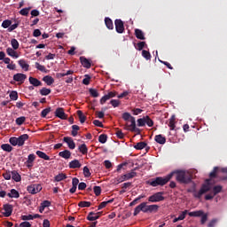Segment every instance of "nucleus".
<instances>
[{
  "mask_svg": "<svg viewBox=\"0 0 227 227\" xmlns=\"http://www.w3.org/2000/svg\"><path fill=\"white\" fill-rule=\"evenodd\" d=\"M31 10V7L24 8L20 11V13L23 15V17H27L29 15V11Z\"/></svg>",
  "mask_w": 227,
  "mask_h": 227,
  "instance_id": "79ce46f5",
  "label": "nucleus"
},
{
  "mask_svg": "<svg viewBox=\"0 0 227 227\" xmlns=\"http://www.w3.org/2000/svg\"><path fill=\"white\" fill-rule=\"evenodd\" d=\"M40 93H41V95H43V96H47V95H50L51 90H50V89H47V88H43V89L40 90Z\"/></svg>",
  "mask_w": 227,
  "mask_h": 227,
  "instance_id": "603ef678",
  "label": "nucleus"
},
{
  "mask_svg": "<svg viewBox=\"0 0 227 227\" xmlns=\"http://www.w3.org/2000/svg\"><path fill=\"white\" fill-rule=\"evenodd\" d=\"M6 53L11 57V58H14L15 59H17L19 58V53L15 51V49L13 48H7L6 49Z\"/></svg>",
  "mask_w": 227,
  "mask_h": 227,
  "instance_id": "dca6fc26",
  "label": "nucleus"
},
{
  "mask_svg": "<svg viewBox=\"0 0 227 227\" xmlns=\"http://www.w3.org/2000/svg\"><path fill=\"white\" fill-rule=\"evenodd\" d=\"M24 121H26V117L21 116L16 119V124L17 125H22V123H24Z\"/></svg>",
  "mask_w": 227,
  "mask_h": 227,
  "instance_id": "6e6d98bb",
  "label": "nucleus"
},
{
  "mask_svg": "<svg viewBox=\"0 0 227 227\" xmlns=\"http://www.w3.org/2000/svg\"><path fill=\"white\" fill-rule=\"evenodd\" d=\"M200 217H201L200 224H205V223H207V221H208V214H205L203 212V215H201Z\"/></svg>",
  "mask_w": 227,
  "mask_h": 227,
  "instance_id": "49530a36",
  "label": "nucleus"
},
{
  "mask_svg": "<svg viewBox=\"0 0 227 227\" xmlns=\"http://www.w3.org/2000/svg\"><path fill=\"white\" fill-rule=\"evenodd\" d=\"M29 139V135L28 134H23L20 136L19 137H12L9 139V143L12 146H24V143Z\"/></svg>",
  "mask_w": 227,
  "mask_h": 227,
  "instance_id": "20e7f679",
  "label": "nucleus"
},
{
  "mask_svg": "<svg viewBox=\"0 0 227 227\" xmlns=\"http://www.w3.org/2000/svg\"><path fill=\"white\" fill-rule=\"evenodd\" d=\"M164 200V197L161 192H157L148 198V201L151 203H157L159 201Z\"/></svg>",
  "mask_w": 227,
  "mask_h": 227,
  "instance_id": "6e6552de",
  "label": "nucleus"
},
{
  "mask_svg": "<svg viewBox=\"0 0 227 227\" xmlns=\"http://www.w3.org/2000/svg\"><path fill=\"white\" fill-rule=\"evenodd\" d=\"M159 210V206L156 204L147 205L146 202H142L137 207H135L133 215H137L139 212H144V214H153V212H157Z\"/></svg>",
  "mask_w": 227,
  "mask_h": 227,
  "instance_id": "f257e3e1",
  "label": "nucleus"
},
{
  "mask_svg": "<svg viewBox=\"0 0 227 227\" xmlns=\"http://www.w3.org/2000/svg\"><path fill=\"white\" fill-rule=\"evenodd\" d=\"M79 207H81V208H84L86 207H91V202L90 201H81L78 204Z\"/></svg>",
  "mask_w": 227,
  "mask_h": 227,
  "instance_id": "de8ad7c7",
  "label": "nucleus"
},
{
  "mask_svg": "<svg viewBox=\"0 0 227 227\" xmlns=\"http://www.w3.org/2000/svg\"><path fill=\"white\" fill-rule=\"evenodd\" d=\"M83 175L86 177L91 176V173L90 172V168L88 167L83 168Z\"/></svg>",
  "mask_w": 227,
  "mask_h": 227,
  "instance_id": "052dcab7",
  "label": "nucleus"
},
{
  "mask_svg": "<svg viewBox=\"0 0 227 227\" xmlns=\"http://www.w3.org/2000/svg\"><path fill=\"white\" fill-rule=\"evenodd\" d=\"M11 176L14 182H20L21 180L20 174L17 171H12Z\"/></svg>",
  "mask_w": 227,
  "mask_h": 227,
  "instance_id": "c756f323",
  "label": "nucleus"
},
{
  "mask_svg": "<svg viewBox=\"0 0 227 227\" xmlns=\"http://www.w3.org/2000/svg\"><path fill=\"white\" fill-rule=\"evenodd\" d=\"M185 215H187V210L183 211L178 217L174 218L173 223H178V221H184L185 219Z\"/></svg>",
  "mask_w": 227,
  "mask_h": 227,
  "instance_id": "a878e982",
  "label": "nucleus"
},
{
  "mask_svg": "<svg viewBox=\"0 0 227 227\" xmlns=\"http://www.w3.org/2000/svg\"><path fill=\"white\" fill-rule=\"evenodd\" d=\"M105 24L108 29H114L113 20L109 18L105 19Z\"/></svg>",
  "mask_w": 227,
  "mask_h": 227,
  "instance_id": "473e14b6",
  "label": "nucleus"
},
{
  "mask_svg": "<svg viewBox=\"0 0 227 227\" xmlns=\"http://www.w3.org/2000/svg\"><path fill=\"white\" fill-rule=\"evenodd\" d=\"M136 125V118L131 119L129 122H126V130H130Z\"/></svg>",
  "mask_w": 227,
  "mask_h": 227,
  "instance_id": "4be33fe9",
  "label": "nucleus"
},
{
  "mask_svg": "<svg viewBox=\"0 0 227 227\" xmlns=\"http://www.w3.org/2000/svg\"><path fill=\"white\" fill-rule=\"evenodd\" d=\"M218 176L222 180H227V168L215 167L214 170L209 174L210 178H215Z\"/></svg>",
  "mask_w": 227,
  "mask_h": 227,
  "instance_id": "39448f33",
  "label": "nucleus"
},
{
  "mask_svg": "<svg viewBox=\"0 0 227 227\" xmlns=\"http://www.w3.org/2000/svg\"><path fill=\"white\" fill-rule=\"evenodd\" d=\"M59 155V157H62V159L67 160L70 159V157H72V153H70V151L68 150H65L63 152H60Z\"/></svg>",
  "mask_w": 227,
  "mask_h": 227,
  "instance_id": "412c9836",
  "label": "nucleus"
},
{
  "mask_svg": "<svg viewBox=\"0 0 227 227\" xmlns=\"http://www.w3.org/2000/svg\"><path fill=\"white\" fill-rule=\"evenodd\" d=\"M36 159V155L35 154H29L27 157V161L25 162L27 168H31L33 166V163L35 162V160Z\"/></svg>",
  "mask_w": 227,
  "mask_h": 227,
  "instance_id": "2eb2a0df",
  "label": "nucleus"
},
{
  "mask_svg": "<svg viewBox=\"0 0 227 227\" xmlns=\"http://www.w3.org/2000/svg\"><path fill=\"white\" fill-rule=\"evenodd\" d=\"M64 142L67 143V145L68 148H70V150L75 149V142H74V139H72V137H65Z\"/></svg>",
  "mask_w": 227,
  "mask_h": 227,
  "instance_id": "4468645a",
  "label": "nucleus"
},
{
  "mask_svg": "<svg viewBox=\"0 0 227 227\" xmlns=\"http://www.w3.org/2000/svg\"><path fill=\"white\" fill-rule=\"evenodd\" d=\"M212 189V184H210V180H206V183L201 186L200 190L194 193L195 198H201L205 192H208Z\"/></svg>",
  "mask_w": 227,
  "mask_h": 227,
  "instance_id": "423d86ee",
  "label": "nucleus"
},
{
  "mask_svg": "<svg viewBox=\"0 0 227 227\" xmlns=\"http://www.w3.org/2000/svg\"><path fill=\"white\" fill-rule=\"evenodd\" d=\"M112 202H113V200H108V201L101 202V203L98 205V210H102V208H106V207H107V204H108V203H112Z\"/></svg>",
  "mask_w": 227,
  "mask_h": 227,
  "instance_id": "09e8293b",
  "label": "nucleus"
},
{
  "mask_svg": "<svg viewBox=\"0 0 227 227\" xmlns=\"http://www.w3.org/2000/svg\"><path fill=\"white\" fill-rule=\"evenodd\" d=\"M142 198H145L144 195H140L138 196L137 199H135L133 201L130 202V207H134V205H137V201H139V200H142Z\"/></svg>",
  "mask_w": 227,
  "mask_h": 227,
  "instance_id": "5fc2aeb1",
  "label": "nucleus"
},
{
  "mask_svg": "<svg viewBox=\"0 0 227 227\" xmlns=\"http://www.w3.org/2000/svg\"><path fill=\"white\" fill-rule=\"evenodd\" d=\"M20 67L22 68V70H25V72H27V70H29V64H27V62H26V60L24 59H20L18 61Z\"/></svg>",
  "mask_w": 227,
  "mask_h": 227,
  "instance_id": "6ab92c4d",
  "label": "nucleus"
},
{
  "mask_svg": "<svg viewBox=\"0 0 227 227\" xmlns=\"http://www.w3.org/2000/svg\"><path fill=\"white\" fill-rule=\"evenodd\" d=\"M11 26H12V20H5L2 23V27H4V29L10 27Z\"/></svg>",
  "mask_w": 227,
  "mask_h": 227,
  "instance_id": "a18cd8bd",
  "label": "nucleus"
},
{
  "mask_svg": "<svg viewBox=\"0 0 227 227\" xmlns=\"http://www.w3.org/2000/svg\"><path fill=\"white\" fill-rule=\"evenodd\" d=\"M101 192H102V188H100V186H95L94 187V193L97 196H100Z\"/></svg>",
  "mask_w": 227,
  "mask_h": 227,
  "instance_id": "0e129e2a",
  "label": "nucleus"
},
{
  "mask_svg": "<svg viewBox=\"0 0 227 227\" xmlns=\"http://www.w3.org/2000/svg\"><path fill=\"white\" fill-rule=\"evenodd\" d=\"M42 191V185L41 184H31L27 187V192L30 194H38Z\"/></svg>",
  "mask_w": 227,
  "mask_h": 227,
  "instance_id": "1a4fd4ad",
  "label": "nucleus"
},
{
  "mask_svg": "<svg viewBox=\"0 0 227 227\" xmlns=\"http://www.w3.org/2000/svg\"><path fill=\"white\" fill-rule=\"evenodd\" d=\"M89 91H90L91 97H93L94 98H97V97L99 96L98 90H95V89H90Z\"/></svg>",
  "mask_w": 227,
  "mask_h": 227,
  "instance_id": "3c124183",
  "label": "nucleus"
},
{
  "mask_svg": "<svg viewBox=\"0 0 227 227\" xmlns=\"http://www.w3.org/2000/svg\"><path fill=\"white\" fill-rule=\"evenodd\" d=\"M145 45H146V43L145 42H140L137 44V51H143L145 49Z\"/></svg>",
  "mask_w": 227,
  "mask_h": 227,
  "instance_id": "13d9d810",
  "label": "nucleus"
},
{
  "mask_svg": "<svg viewBox=\"0 0 227 227\" xmlns=\"http://www.w3.org/2000/svg\"><path fill=\"white\" fill-rule=\"evenodd\" d=\"M154 140L156 143H159V145H166V137L162 135H156Z\"/></svg>",
  "mask_w": 227,
  "mask_h": 227,
  "instance_id": "aec40b11",
  "label": "nucleus"
},
{
  "mask_svg": "<svg viewBox=\"0 0 227 227\" xmlns=\"http://www.w3.org/2000/svg\"><path fill=\"white\" fill-rule=\"evenodd\" d=\"M219 220H217L216 218L211 220L208 223H207V227H215V224H217V222Z\"/></svg>",
  "mask_w": 227,
  "mask_h": 227,
  "instance_id": "e2e57ef3",
  "label": "nucleus"
},
{
  "mask_svg": "<svg viewBox=\"0 0 227 227\" xmlns=\"http://www.w3.org/2000/svg\"><path fill=\"white\" fill-rule=\"evenodd\" d=\"M11 100H17L19 98V93H17V91L12 90L11 91L10 95H9Z\"/></svg>",
  "mask_w": 227,
  "mask_h": 227,
  "instance_id": "37998d69",
  "label": "nucleus"
},
{
  "mask_svg": "<svg viewBox=\"0 0 227 227\" xmlns=\"http://www.w3.org/2000/svg\"><path fill=\"white\" fill-rule=\"evenodd\" d=\"M36 155H38L40 159H43L44 160H51V157H49V155H47L45 153L42 151H37Z\"/></svg>",
  "mask_w": 227,
  "mask_h": 227,
  "instance_id": "c85d7f7f",
  "label": "nucleus"
},
{
  "mask_svg": "<svg viewBox=\"0 0 227 227\" xmlns=\"http://www.w3.org/2000/svg\"><path fill=\"white\" fill-rule=\"evenodd\" d=\"M43 81H44L48 86L54 84V78H52V76H50V75L44 76L43 78Z\"/></svg>",
  "mask_w": 227,
  "mask_h": 227,
  "instance_id": "cd10ccee",
  "label": "nucleus"
},
{
  "mask_svg": "<svg viewBox=\"0 0 227 227\" xmlns=\"http://www.w3.org/2000/svg\"><path fill=\"white\" fill-rule=\"evenodd\" d=\"M7 196H9V198H20V194H19L17 190L12 189L11 192H9Z\"/></svg>",
  "mask_w": 227,
  "mask_h": 227,
  "instance_id": "2f4dec72",
  "label": "nucleus"
},
{
  "mask_svg": "<svg viewBox=\"0 0 227 227\" xmlns=\"http://www.w3.org/2000/svg\"><path fill=\"white\" fill-rule=\"evenodd\" d=\"M29 82L32 84V86H42V82H40L38 79L34 77H29Z\"/></svg>",
  "mask_w": 227,
  "mask_h": 227,
  "instance_id": "393cba45",
  "label": "nucleus"
},
{
  "mask_svg": "<svg viewBox=\"0 0 227 227\" xmlns=\"http://www.w3.org/2000/svg\"><path fill=\"white\" fill-rule=\"evenodd\" d=\"M170 175H175L176 180L179 182V184H189L192 178V175L188 170H177L170 173Z\"/></svg>",
  "mask_w": 227,
  "mask_h": 227,
  "instance_id": "f03ea898",
  "label": "nucleus"
},
{
  "mask_svg": "<svg viewBox=\"0 0 227 227\" xmlns=\"http://www.w3.org/2000/svg\"><path fill=\"white\" fill-rule=\"evenodd\" d=\"M137 127H145V125H147L148 127H153V121H152L149 116L137 119Z\"/></svg>",
  "mask_w": 227,
  "mask_h": 227,
  "instance_id": "0eeeda50",
  "label": "nucleus"
},
{
  "mask_svg": "<svg viewBox=\"0 0 227 227\" xmlns=\"http://www.w3.org/2000/svg\"><path fill=\"white\" fill-rule=\"evenodd\" d=\"M110 103L112 104L113 107H118V106H120V101L116 99L111 100Z\"/></svg>",
  "mask_w": 227,
  "mask_h": 227,
  "instance_id": "338daca9",
  "label": "nucleus"
},
{
  "mask_svg": "<svg viewBox=\"0 0 227 227\" xmlns=\"http://www.w3.org/2000/svg\"><path fill=\"white\" fill-rule=\"evenodd\" d=\"M135 35L138 40H145V33H143L139 28L135 29Z\"/></svg>",
  "mask_w": 227,
  "mask_h": 227,
  "instance_id": "5701e85b",
  "label": "nucleus"
},
{
  "mask_svg": "<svg viewBox=\"0 0 227 227\" xmlns=\"http://www.w3.org/2000/svg\"><path fill=\"white\" fill-rule=\"evenodd\" d=\"M221 191H223V186H221V185L214 186L213 194L215 196L216 194H219V192H221Z\"/></svg>",
  "mask_w": 227,
  "mask_h": 227,
  "instance_id": "c03bdc74",
  "label": "nucleus"
},
{
  "mask_svg": "<svg viewBox=\"0 0 227 227\" xmlns=\"http://www.w3.org/2000/svg\"><path fill=\"white\" fill-rule=\"evenodd\" d=\"M2 150H4V152H12L13 150V147H12V145H10V144H3L1 145Z\"/></svg>",
  "mask_w": 227,
  "mask_h": 227,
  "instance_id": "72a5a7b5",
  "label": "nucleus"
},
{
  "mask_svg": "<svg viewBox=\"0 0 227 227\" xmlns=\"http://www.w3.org/2000/svg\"><path fill=\"white\" fill-rule=\"evenodd\" d=\"M11 45L12 49H14V51H17V49H19L20 47L19 41H17V39H12Z\"/></svg>",
  "mask_w": 227,
  "mask_h": 227,
  "instance_id": "4c0bfd02",
  "label": "nucleus"
},
{
  "mask_svg": "<svg viewBox=\"0 0 227 227\" xmlns=\"http://www.w3.org/2000/svg\"><path fill=\"white\" fill-rule=\"evenodd\" d=\"M87 219L88 221H97V219H98V215H95L94 213H90Z\"/></svg>",
  "mask_w": 227,
  "mask_h": 227,
  "instance_id": "8fccbe9b",
  "label": "nucleus"
},
{
  "mask_svg": "<svg viewBox=\"0 0 227 227\" xmlns=\"http://www.w3.org/2000/svg\"><path fill=\"white\" fill-rule=\"evenodd\" d=\"M90 81H91V77H90L88 74H85V78L82 80L83 84L88 86V84H90Z\"/></svg>",
  "mask_w": 227,
  "mask_h": 227,
  "instance_id": "680f3d73",
  "label": "nucleus"
},
{
  "mask_svg": "<svg viewBox=\"0 0 227 227\" xmlns=\"http://www.w3.org/2000/svg\"><path fill=\"white\" fill-rule=\"evenodd\" d=\"M142 56H143V58H145L147 60L152 59V55L150 54V51H148L146 50L142 51Z\"/></svg>",
  "mask_w": 227,
  "mask_h": 227,
  "instance_id": "a19ab883",
  "label": "nucleus"
},
{
  "mask_svg": "<svg viewBox=\"0 0 227 227\" xmlns=\"http://www.w3.org/2000/svg\"><path fill=\"white\" fill-rule=\"evenodd\" d=\"M137 174L136 173V171L131 170L130 172L124 174V176L126 178V180H130L131 178H134Z\"/></svg>",
  "mask_w": 227,
  "mask_h": 227,
  "instance_id": "f704fd0d",
  "label": "nucleus"
},
{
  "mask_svg": "<svg viewBox=\"0 0 227 227\" xmlns=\"http://www.w3.org/2000/svg\"><path fill=\"white\" fill-rule=\"evenodd\" d=\"M79 150L83 155H86V153H88V147L86 146V144L80 145Z\"/></svg>",
  "mask_w": 227,
  "mask_h": 227,
  "instance_id": "ea45409f",
  "label": "nucleus"
},
{
  "mask_svg": "<svg viewBox=\"0 0 227 227\" xmlns=\"http://www.w3.org/2000/svg\"><path fill=\"white\" fill-rule=\"evenodd\" d=\"M55 116H57V118H60V120H67V114H65V110L63 108H57L55 111Z\"/></svg>",
  "mask_w": 227,
  "mask_h": 227,
  "instance_id": "ddd939ff",
  "label": "nucleus"
},
{
  "mask_svg": "<svg viewBox=\"0 0 227 227\" xmlns=\"http://www.w3.org/2000/svg\"><path fill=\"white\" fill-rule=\"evenodd\" d=\"M26 79H27L26 74L22 73H18L13 75V81H16V82H20V84H22L24 81H26Z\"/></svg>",
  "mask_w": 227,
  "mask_h": 227,
  "instance_id": "9b49d317",
  "label": "nucleus"
},
{
  "mask_svg": "<svg viewBox=\"0 0 227 227\" xmlns=\"http://www.w3.org/2000/svg\"><path fill=\"white\" fill-rule=\"evenodd\" d=\"M35 68H37V70H40V72H46L45 67L40 65V63L38 62L35 63Z\"/></svg>",
  "mask_w": 227,
  "mask_h": 227,
  "instance_id": "4d7b16f0",
  "label": "nucleus"
},
{
  "mask_svg": "<svg viewBox=\"0 0 227 227\" xmlns=\"http://www.w3.org/2000/svg\"><path fill=\"white\" fill-rule=\"evenodd\" d=\"M67 179V175L60 173L55 176V182H61Z\"/></svg>",
  "mask_w": 227,
  "mask_h": 227,
  "instance_id": "e433bc0d",
  "label": "nucleus"
},
{
  "mask_svg": "<svg viewBox=\"0 0 227 227\" xmlns=\"http://www.w3.org/2000/svg\"><path fill=\"white\" fill-rule=\"evenodd\" d=\"M173 178V174H169L165 177H156L154 179H152L148 182L149 185H152V187H157L159 185L163 186L169 182Z\"/></svg>",
  "mask_w": 227,
  "mask_h": 227,
  "instance_id": "7ed1b4c3",
  "label": "nucleus"
},
{
  "mask_svg": "<svg viewBox=\"0 0 227 227\" xmlns=\"http://www.w3.org/2000/svg\"><path fill=\"white\" fill-rule=\"evenodd\" d=\"M188 215H190V217H201V215H203V210L190 212Z\"/></svg>",
  "mask_w": 227,
  "mask_h": 227,
  "instance_id": "bb28decb",
  "label": "nucleus"
},
{
  "mask_svg": "<svg viewBox=\"0 0 227 227\" xmlns=\"http://www.w3.org/2000/svg\"><path fill=\"white\" fill-rule=\"evenodd\" d=\"M134 148H136V150H143L144 148H146V143L145 142H140V143H137Z\"/></svg>",
  "mask_w": 227,
  "mask_h": 227,
  "instance_id": "58836bf2",
  "label": "nucleus"
},
{
  "mask_svg": "<svg viewBox=\"0 0 227 227\" xmlns=\"http://www.w3.org/2000/svg\"><path fill=\"white\" fill-rule=\"evenodd\" d=\"M81 162L78 160H74L71 162H69L70 169H76L81 168Z\"/></svg>",
  "mask_w": 227,
  "mask_h": 227,
  "instance_id": "a211bd4d",
  "label": "nucleus"
},
{
  "mask_svg": "<svg viewBox=\"0 0 227 227\" xmlns=\"http://www.w3.org/2000/svg\"><path fill=\"white\" fill-rule=\"evenodd\" d=\"M115 29L117 33H123V31H125V27L123 26V21H121V20H115Z\"/></svg>",
  "mask_w": 227,
  "mask_h": 227,
  "instance_id": "f8f14e48",
  "label": "nucleus"
},
{
  "mask_svg": "<svg viewBox=\"0 0 227 227\" xmlns=\"http://www.w3.org/2000/svg\"><path fill=\"white\" fill-rule=\"evenodd\" d=\"M132 119H134V117L132 115H130V114H129V113H124L122 114V120H124V121H126V123H129Z\"/></svg>",
  "mask_w": 227,
  "mask_h": 227,
  "instance_id": "7c9ffc66",
  "label": "nucleus"
},
{
  "mask_svg": "<svg viewBox=\"0 0 227 227\" xmlns=\"http://www.w3.org/2000/svg\"><path fill=\"white\" fill-rule=\"evenodd\" d=\"M127 181V178L125 177V175L120 176L116 178V184H121V182Z\"/></svg>",
  "mask_w": 227,
  "mask_h": 227,
  "instance_id": "bf43d9fd",
  "label": "nucleus"
},
{
  "mask_svg": "<svg viewBox=\"0 0 227 227\" xmlns=\"http://www.w3.org/2000/svg\"><path fill=\"white\" fill-rule=\"evenodd\" d=\"M4 211L3 214L4 217H10L12 215V213L13 212V206L10 204H4Z\"/></svg>",
  "mask_w": 227,
  "mask_h": 227,
  "instance_id": "9d476101",
  "label": "nucleus"
},
{
  "mask_svg": "<svg viewBox=\"0 0 227 227\" xmlns=\"http://www.w3.org/2000/svg\"><path fill=\"white\" fill-rule=\"evenodd\" d=\"M80 61L84 68H91V62L85 57H80Z\"/></svg>",
  "mask_w": 227,
  "mask_h": 227,
  "instance_id": "f3484780",
  "label": "nucleus"
},
{
  "mask_svg": "<svg viewBox=\"0 0 227 227\" xmlns=\"http://www.w3.org/2000/svg\"><path fill=\"white\" fill-rule=\"evenodd\" d=\"M20 227H31V223L29 222H22Z\"/></svg>",
  "mask_w": 227,
  "mask_h": 227,
  "instance_id": "774afa93",
  "label": "nucleus"
},
{
  "mask_svg": "<svg viewBox=\"0 0 227 227\" xmlns=\"http://www.w3.org/2000/svg\"><path fill=\"white\" fill-rule=\"evenodd\" d=\"M51 113V108H45L42 111L41 116L43 118H45V116H47V114H49Z\"/></svg>",
  "mask_w": 227,
  "mask_h": 227,
  "instance_id": "69168bd1",
  "label": "nucleus"
},
{
  "mask_svg": "<svg viewBox=\"0 0 227 227\" xmlns=\"http://www.w3.org/2000/svg\"><path fill=\"white\" fill-rule=\"evenodd\" d=\"M175 123H176V118L175 115H173L169 120H168V127L170 130H175Z\"/></svg>",
  "mask_w": 227,
  "mask_h": 227,
  "instance_id": "b1692460",
  "label": "nucleus"
},
{
  "mask_svg": "<svg viewBox=\"0 0 227 227\" xmlns=\"http://www.w3.org/2000/svg\"><path fill=\"white\" fill-rule=\"evenodd\" d=\"M77 114H78V117H79V121L82 123H84V121H86V115H84V114H82V111H81V110L77 111Z\"/></svg>",
  "mask_w": 227,
  "mask_h": 227,
  "instance_id": "c9c22d12",
  "label": "nucleus"
},
{
  "mask_svg": "<svg viewBox=\"0 0 227 227\" xmlns=\"http://www.w3.org/2000/svg\"><path fill=\"white\" fill-rule=\"evenodd\" d=\"M98 141L99 143H102V145H104V143H106L107 141V136L106 135H100L98 137Z\"/></svg>",
  "mask_w": 227,
  "mask_h": 227,
  "instance_id": "864d4df0",
  "label": "nucleus"
}]
</instances>
